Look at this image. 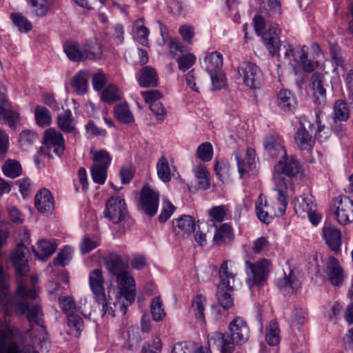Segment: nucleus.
Segmentation results:
<instances>
[{
  "mask_svg": "<svg viewBox=\"0 0 353 353\" xmlns=\"http://www.w3.org/2000/svg\"><path fill=\"white\" fill-rule=\"evenodd\" d=\"M175 207L168 200H165L163 203V209L159 216V221L165 222L172 214Z\"/></svg>",
  "mask_w": 353,
  "mask_h": 353,
  "instance_id": "obj_59",
  "label": "nucleus"
},
{
  "mask_svg": "<svg viewBox=\"0 0 353 353\" xmlns=\"http://www.w3.org/2000/svg\"><path fill=\"white\" fill-rule=\"evenodd\" d=\"M103 54V46L98 42L83 44V61L86 60L97 61L102 59Z\"/></svg>",
  "mask_w": 353,
  "mask_h": 353,
  "instance_id": "obj_27",
  "label": "nucleus"
},
{
  "mask_svg": "<svg viewBox=\"0 0 353 353\" xmlns=\"http://www.w3.org/2000/svg\"><path fill=\"white\" fill-rule=\"evenodd\" d=\"M281 30L278 25L272 24L262 34V39L266 49L272 56L279 54L281 46L280 40Z\"/></svg>",
  "mask_w": 353,
  "mask_h": 353,
  "instance_id": "obj_14",
  "label": "nucleus"
},
{
  "mask_svg": "<svg viewBox=\"0 0 353 353\" xmlns=\"http://www.w3.org/2000/svg\"><path fill=\"white\" fill-rule=\"evenodd\" d=\"M3 174L11 179L20 176L22 173V168L20 163L12 159L7 160L2 168Z\"/></svg>",
  "mask_w": 353,
  "mask_h": 353,
  "instance_id": "obj_41",
  "label": "nucleus"
},
{
  "mask_svg": "<svg viewBox=\"0 0 353 353\" xmlns=\"http://www.w3.org/2000/svg\"><path fill=\"white\" fill-rule=\"evenodd\" d=\"M233 239L232 229L228 223L222 224L217 229L213 241L218 245H225L230 243Z\"/></svg>",
  "mask_w": 353,
  "mask_h": 353,
  "instance_id": "obj_34",
  "label": "nucleus"
},
{
  "mask_svg": "<svg viewBox=\"0 0 353 353\" xmlns=\"http://www.w3.org/2000/svg\"><path fill=\"white\" fill-rule=\"evenodd\" d=\"M278 158L281 159L275 165L273 174L274 190L284 191L289 194L290 181L283 174L289 178L295 176L300 171L299 163L294 156L288 157L286 152L285 156H279Z\"/></svg>",
  "mask_w": 353,
  "mask_h": 353,
  "instance_id": "obj_5",
  "label": "nucleus"
},
{
  "mask_svg": "<svg viewBox=\"0 0 353 353\" xmlns=\"http://www.w3.org/2000/svg\"><path fill=\"white\" fill-rule=\"evenodd\" d=\"M283 139L277 134L268 135L264 140V147L270 155L278 158L285 156V149L283 145Z\"/></svg>",
  "mask_w": 353,
  "mask_h": 353,
  "instance_id": "obj_22",
  "label": "nucleus"
},
{
  "mask_svg": "<svg viewBox=\"0 0 353 353\" xmlns=\"http://www.w3.org/2000/svg\"><path fill=\"white\" fill-rule=\"evenodd\" d=\"M99 245L97 241H94L88 236H85L82 239L80 245V250L83 254H86L96 248Z\"/></svg>",
  "mask_w": 353,
  "mask_h": 353,
  "instance_id": "obj_61",
  "label": "nucleus"
},
{
  "mask_svg": "<svg viewBox=\"0 0 353 353\" xmlns=\"http://www.w3.org/2000/svg\"><path fill=\"white\" fill-rule=\"evenodd\" d=\"M310 87L313 91L315 103L323 104L326 99V90L325 88V79L319 72H315L310 79Z\"/></svg>",
  "mask_w": 353,
  "mask_h": 353,
  "instance_id": "obj_20",
  "label": "nucleus"
},
{
  "mask_svg": "<svg viewBox=\"0 0 353 353\" xmlns=\"http://www.w3.org/2000/svg\"><path fill=\"white\" fill-rule=\"evenodd\" d=\"M274 191L277 192V208L271 206L263 194L258 197L255 203V211L257 217L260 221L267 224L270 223L274 217L282 216L285 213L288 205L286 198L289 194L284 191Z\"/></svg>",
  "mask_w": 353,
  "mask_h": 353,
  "instance_id": "obj_6",
  "label": "nucleus"
},
{
  "mask_svg": "<svg viewBox=\"0 0 353 353\" xmlns=\"http://www.w3.org/2000/svg\"><path fill=\"white\" fill-rule=\"evenodd\" d=\"M227 212L228 208L225 205L214 206L209 210V215L213 220L221 222L224 220Z\"/></svg>",
  "mask_w": 353,
  "mask_h": 353,
  "instance_id": "obj_56",
  "label": "nucleus"
},
{
  "mask_svg": "<svg viewBox=\"0 0 353 353\" xmlns=\"http://www.w3.org/2000/svg\"><path fill=\"white\" fill-rule=\"evenodd\" d=\"M325 273L329 281L334 285H341L344 280L345 274L339 261L334 256H330L326 266Z\"/></svg>",
  "mask_w": 353,
  "mask_h": 353,
  "instance_id": "obj_19",
  "label": "nucleus"
},
{
  "mask_svg": "<svg viewBox=\"0 0 353 353\" xmlns=\"http://www.w3.org/2000/svg\"><path fill=\"white\" fill-rule=\"evenodd\" d=\"M105 265L108 271L116 276L117 286L113 288V294L119 305L120 312L125 315L127 307L134 301L136 284L134 278L128 271V265L123 262L121 256L112 252L105 258Z\"/></svg>",
  "mask_w": 353,
  "mask_h": 353,
  "instance_id": "obj_2",
  "label": "nucleus"
},
{
  "mask_svg": "<svg viewBox=\"0 0 353 353\" xmlns=\"http://www.w3.org/2000/svg\"><path fill=\"white\" fill-rule=\"evenodd\" d=\"M270 262L265 259L252 263L245 261V272L248 275L247 283L250 288L262 285L266 280L270 272Z\"/></svg>",
  "mask_w": 353,
  "mask_h": 353,
  "instance_id": "obj_9",
  "label": "nucleus"
},
{
  "mask_svg": "<svg viewBox=\"0 0 353 353\" xmlns=\"http://www.w3.org/2000/svg\"><path fill=\"white\" fill-rule=\"evenodd\" d=\"M44 143L48 152L52 151L56 155L60 156L65 149V141L63 135L54 128H49L43 134Z\"/></svg>",
  "mask_w": 353,
  "mask_h": 353,
  "instance_id": "obj_16",
  "label": "nucleus"
},
{
  "mask_svg": "<svg viewBox=\"0 0 353 353\" xmlns=\"http://www.w3.org/2000/svg\"><path fill=\"white\" fill-rule=\"evenodd\" d=\"M308 320L307 311L303 308H295L292 314V322L297 325H303Z\"/></svg>",
  "mask_w": 353,
  "mask_h": 353,
  "instance_id": "obj_52",
  "label": "nucleus"
},
{
  "mask_svg": "<svg viewBox=\"0 0 353 353\" xmlns=\"http://www.w3.org/2000/svg\"><path fill=\"white\" fill-rule=\"evenodd\" d=\"M170 52L172 57L176 59L183 54L185 48L178 39H174L170 43Z\"/></svg>",
  "mask_w": 353,
  "mask_h": 353,
  "instance_id": "obj_62",
  "label": "nucleus"
},
{
  "mask_svg": "<svg viewBox=\"0 0 353 353\" xmlns=\"http://www.w3.org/2000/svg\"><path fill=\"white\" fill-rule=\"evenodd\" d=\"M277 285L282 290L294 292L299 288L300 283L293 272L289 270L288 274L285 272L283 277L278 280Z\"/></svg>",
  "mask_w": 353,
  "mask_h": 353,
  "instance_id": "obj_33",
  "label": "nucleus"
},
{
  "mask_svg": "<svg viewBox=\"0 0 353 353\" xmlns=\"http://www.w3.org/2000/svg\"><path fill=\"white\" fill-rule=\"evenodd\" d=\"M307 48L305 46L300 49L296 54L295 63H292V65L294 66L299 65L305 72H310L318 67L319 63L307 59Z\"/></svg>",
  "mask_w": 353,
  "mask_h": 353,
  "instance_id": "obj_31",
  "label": "nucleus"
},
{
  "mask_svg": "<svg viewBox=\"0 0 353 353\" xmlns=\"http://www.w3.org/2000/svg\"><path fill=\"white\" fill-rule=\"evenodd\" d=\"M57 247L54 240L42 239L38 241L37 248H33L32 251L37 258L46 261L56 251Z\"/></svg>",
  "mask_w": 353,
  "mask_h": 353,
  "instance_id": "obj_23",
  "label": "nucleus"
},
{
  "mask_svg": "<svg viewBox=\"0 0 353 353\" xmlns=\"http://www.w3.org/2000/svg\"><path fill=\"white\" fill-rule=\"evenodd\" d=\"M11 19L20 31L27 32L31 30V23L21 14H12Z\"/></svg>",
  "mask_w": 353,
  "mask_h": 353,
  "instance_id": "obj_55",
  "label": "nucleus"
},
{
  "mask_svg": "<svg viewBox=\"0 0 353 353\" xmlns=\"http://www.w3.org/2000/svg\"><path fill=\"white\" fill-rule=\"evenodd\" d=\"M295 142L300 149L310 150L314 145L315 139L305 128L301 126L296 132Z\"/></svg>",
  "mask_w": 353,
  "mask_h": 353,
  "instance_id": "obj_26",
  "label": "nucleus"
},
{
  "mask_svg": "<svg viewBox=\"0 0 353 353\" xmlns=\"http://www.w3.org/2000/svg\"><path fill=\"white\" fill-rule=\"evenodd\" d=\"M157 174L160 179L164 182H168L171 180L172 174L169 163L167 159L162 157L157 163Z\"/></svg>",
  "mask_w": 353,
  "mask_h": 353,
  "instance_id": "obj_42",
  "label": "nucleus"
},
{
  "mask_svg": "<svg viewBox=\"0 0 353 353\" xmlns=\"http://www.w3.org/2000/svg\"><path fill=\"white\" fill-rule=\"evenodd\" d=\"M142 97L144 99L145 102L151 106L152 103L159 102L160 99L162 97L161 93L157 90L142 91L141 92Z\"/></svg>",
  "mask_w": 353,
  "mask_h": 353,
  "instance_id": "obj_57",
  "label": "nucleus"
},
{
  "mask_svg": "<svg viewBox=\"0 0 353 353\" xmlns=\"http://www.w3.org/2000/svg\"><path fill=\"white\" fill-rule=\"evenodd\" d=\"M228 330L229 333L216 332L209 340L223 353H232L235 349V345L245 343L250 336L248 324L241 316H236L230 321Z\"/></svg>",
  "mask_w": 353,
  "mask_h": 353,
  "instance_id": "obj_3",
  "label": "nucleus"
},
{
  "mask_svg": "<svg viewBox=\"0 0 353 353\" xmlns=\"http://www.w3.org/2000/svg\"><path fill=\"white\" fill-rule=\"evenodd\" d=\"M150 109L158 120L163 121L166 117V110L160 101L157 103H152L150 106Z\"/></svg>",
  "mask_w": 353,
  "mask_h": 353,
  "instance_id": "obj_64",
  "label": "nucleus"
},
{
  "mask_svg": "<svg viewBox=\"0 0 353 353\" xmlns=\"http://www.w3.org/2000/svg\"><path fill=\"white\" fill-rule=\"evenodd\" d=\"M238 73L243 78L246 86L250 88H256L259 84L261 71L254 63L244 62L238 68Z\"/></svg>",
  "mask_w": 353,
  "mask_h": 353,
  "instance_id": "obj_13",
  "label": "nucleus"
},
{
  "mask_svg": "<svg viewBox=\"0 0 353 353\" xmlns=\"http://www.w3.org/2000/svg\"><path fill=\"white\" fill-rule=\"evenodd\" d=\"M195 176L201 188L205 190L209 188V172L205 166H198L195 171Z\"/></svg>",
  "mask_w": 353,
  "mask_h": 353,
  "instance_id": "obj_49",
  "label": "nucleus"
},
{
  "mask_svg": "<svg viewBox=\"0 0 353 353\" xmlns=\"http://www.w3.org/2000/svg\"><path fill=\"white\" fill-rule=\"evenodd\" d=\"M104 214L113 223H118L121 221L127 214L124 199L119 196L110 197L106 203Z\"/></svg>",
  "mask_w": 353,
  "mask_h": 353,
  "instance_id": "obj_12",
  "label": "nucleus"
},
{
  "mask_svg": "<svg viewBox=\"0 0 353 353\" xmlns=\"http://www.w3.org/2000/svg\"><path fill=\"white\" fill-rule=\"evenodd\" d=\"M278 105L287 112H292L296 106V99L292 92L287 90H281L277 97Z\"/></svg>",
  "mask_w": 353,
  "mask_h": 353,
  "instance_id": "obj_30",
  "label": "nucleus"
},
{
  "mask_svg": "<svg viewBox=\"0 0 353 353\" xmlns=\"http://www.w3.org/2000/svg\"><path fill=\"white\" fill-rule=\"evenodd\" d=\"M280 330L276 321H271L266 327L265 340L267 343L271 345L274 346L279 344L280 341Z\"/></svg>",
  "mask_w": 353,
  "mask_h": 353,
  "instance_id": "obj_39",
  "label": "nucleus"
},
{
  "mask_svg": "<svg viewBox=\"0 0 353 353\" xmlns=\"http://www.w3.org/2000/svg\"><path fill=\"white\" fill-rule=\"evenodd\" d=\"M316 208V203H314V197L311 195L304 196L294 205V210L299 215H304V213L307 214Z\"/></svg>",
  "mask_w": 353,
  "mask_h": 353,
  "instance_id": "obj_37",
  "label": "nucleus"
},
{
  "mask_svg": "<svg viewBox=\"0 0 353 353\" xmlns=\"http://www.w3.org/2000/svg\"><path fill=\"white\" fill-rule=\"evenodd\" d=\"M159 201V194L151 187L145 185L141 192V204L143 210L147 214L153 216L156 214Z\"/></svg>",
  "mask_w": 353,
  "mask_h": 353,
  "instance_id": "obj_15",
  "label": "nucleus"
},
{
  "mask_svg": "<svg viewBox=\"0 0 353 353\" xmlns=\"http://www.w3.org/2000/svg\"><path fill=\"white\" fill-rule=\"evenodd\" d=\"M59 305L62 311L69 316L74 314L76 310V304L74 299L71 296H63L59 299Z\"/></svg>",
  "mask_w": 353,
  "mask_h": 353,
  "instance_id": "obj_53",
  "label": "nucleus"
},
{
  "mask_svg": "<svg viewBox=\"0 0 353 353\" xmlns=\"http://www.w3.org/2000/svg\"><path fill=\"white\" fill-rule=\"evenodd\" d=\"M28 2L38 16H44L47 14L49 9L48 0H28Z\"/></svg>",
  "mask_w": 353,
  "mask_h": 353,
  "instance_id": "obj_54",
  "label": "nucleus"
},
{
  "mask_svg": "<svg viewBox=\"0 0 353 353\" xmlns=\"http://www.w3.org/2000/svg\"><path fill=\"white\" fill-rule=\"evenodd\" d=\"M205 68L209 74L219 72L223 65V57L216 51L210 53L205 59Z\"/></svg>",
  "mask_w": 353,
  "mask_h": 353,
  "instance_id": "obj_35",
  "label": "nucleus"
},
{
  "mask_svg": "<svg viewBox=\"0 0 353 353\" xmlns=\"http://www.w3.org/2000/svg\"><path fill=\"white\" fill-rule=\"evenodd\" d=\"M134 39L141 45L145 46L148 43L149 30L144 26V19L140 18L134 21L132 30Z\"/></svg>",
  "mask_w": 353,
  "mask_h": 353,
  "instance_id": "obj_32",
  "label": "nucleus"
},
{
  "mask_svg": "<svg viewBox=\"0 0 353 353\" xmlns=\"http://www.w3.org/2000/svg\"><path fill=\"white\" fill-rule=\"evenodd\" d=\"M334 217L343 225L353 221V199L347 196H338L334 202Z\"/></svg>",
  "mask_w": 353,
  "mask_h": 353,
  "instance_id": "obj_11",
  "label": "nucleus"
},
{
  "mask_svg": "<svg viewBox=\"0 0 353 353\" xmlns=\"http://www.w3.org/2000/svg\"><path fill=\"white\" fill-rule=\"evenodd\" d=\"M114 114L121 122L129 123L133 121L134 117L126 103L119 104L114 107Z\"/></svg>",
  "mask_w": 353,
  "mask_h": 353,
  "instance_id": "obj_43",
  "label": "nucleus"
},
{
  "mask_svg": "<svg viewBox=\"0 0 353 353\" xmlns=\"http://www.w3.org/2000/svg\"><path fill=\"white\" fill-rule=\"evenodd\" d=\"M34 205L40 213L50 214L54 208V200L46 188L41 189L34 196Z\"/></svg>",
  "mask_w": 353,
  "mask_h": 353,
  "instance_id": "obj_18",
  "label": "nucleus"
},
{
  "mask_svg": "<svg viewBox=\"0 0 353 353\" xmlns=\"http://www.w3.org/2000/svg\"><path fill=\"white\" fill-rule=\"evenodd\" d=\"M157 74L151 66L143 67L138 76L139 84L141 87H154L157 85Z\"/></svg>",
  "mask_w": 353,
  "mask_h": 353,
  "instance_id": "obj_25",
  "label": "nucleus"
},
{
  "mask_svg": "<svg viewBox=\"0 0 353 353\" xmlns=\"http://www.w3.org/2000/svg\"><path fill=\"white\" fill-rule=\"evenodd\" d=\"M28 251L23 243H19L11 254V260L18 274L25 275L29 272Z\"/></svg>",
  "mask_w": 353,
  "mask_h": 353,
  "instance_id": "obj_17",
  "label": "nucleus"
},
{
  "mask_svg": "<svg viewBox=\"0 0 353 353\" xmlns=\"http://www.w3.org/2000/svg\"><path fill=\"white\" fill-rule=\"evenodd\" d=\"M57 123L59 128L64 132H72L75 128L73 123L72 114L70 110H65L59 114Z\"/></svg>",
  "mask_w": 353,
  "mask_h": 353,
  "instance_id": "obj_38",
  "label": "nucleus"
},
{
  "mask_svg": "<svg viewBox=\"0 0 353 353\" xmlns=\"http://www.w3.org/2000/svg\"><path fill=\"white\" fill-rule=\"evenodd\" d=\"M323 235L326 243L331 250L338 252L341 250V231L332 225H325L323 228Z\"/></svg>",
  "mask_w": 353,
  "mask_h": 353,
  "instance_id": "obj_21",
  "label": "nucleus"
},
{
  "mask_svg": "<svg viewBox=\"0 0 353 353\" xmlns=\"http://www.w3.org/2000/svg\"><path fill=\"white\" fill-rule=\"evenodd\" d=\"M34 116L37 124L41 127L48 126L52 123V116L50 110L41 105L35 108Z\"/></svg>",
  "mask_w": 353,
  "mask_h": 353,
  "instance_id": "obj_40",
  "label": "nucleus"
},
{
  "mask_svg": "<svg viewBox=\"0 0 353 353\" xmlns=\"http://www.w3.org/2000/svg\"><path fill=\"white\" fill-rule=\"evenodd\" d=\"M30 281L32 288H29L23 283L19 282L18 288L14 297H10L4 292L0 296V301L6 306V312L8 313L10 309L14 308L15 312L19 315H26L29 323L30 328L27 332H30L34 325L43 327V322L42 320V310L41 306L37 303L32 304L29 301L35 300L37 296L35 284L38 282V278L32 276Z\"/></svg>",
  "mask_w": 353,
  "mask_h": 353,
  "instance_id": "obj_1",
  "label": "nucleus"
},
{
  "mask_svg": "<svg viewBox=\"0 0 353 353\" xmlns=\"http://www.w3.org/2000/svg\"><path fill=\"white\" fill-rule=\"evenodd\" d=\"M179 32L183 39L188 44L192 43V38L194 36V28L190 25H183L179 28Z\"/></svg>",
  "mask_w": 353,
  "mask_h": 353,
  "instance_id": "obj_60",
  "label": "nucleus"
},
{
  "mask_svg": "<svg viewBox=\"0 0 353 353\" xmlns=\"http://www.w3.org/2000/svg\"><path fill=\"white\" fill-rule=\"evenodd\" d=\"M88 77V72L86 71H80L73 77L71 85L78 94L81 95L86 92Z\"/></svg>",
  "mask_w": 353,
  "mask_h": 353,
  "instance_id": "obj_36",
  "label": "nucleus"
},
{
  "mask_svg": "<svg viewBox=\"0 0 353 353\" xmlns=\"http://www.w3.org/2000/svg\"><path fill=\"white\" fill-rule=\"evenodd\" d=\"M8 212L10 220L17 224L22 223L24 220L23 214L13 205L8 207Z\"/></svg>",
  "mask_w": 353,
  "mask_h": 353,
  "instance_id": "obj_63",
  "label": "nucleus"
},
{
  "mask_svg": "<svg viewBox=\"0 0 353 353\" xmlns=\"http://www.w3.org/2000/svg\"><path fill=\"white\" fill-rule=\"evenodd\" d=\"M121 98V92L119 90L113 85H110L102 92L101 99L103 101L112 103L119 100Z\"/></svg>",
  "mask_w": 353,
  "mask_h": 353,
  "instance_id": "obj_47",
  "label": "nucleus"
},
{
  "mask_svg": "<svg viewBox=\"0 0 353 353\" xmlns=\"http://www.w3.org/2000/svg\"><path fill=\"white\" fill-rule=\"evenodd\" d=\"M19 114L11 109L10 103L4 97L0 99V122L8 123L10 126L14 125Z\"/></svg>",
  "mask_w": 353,
  "mask_h": 353,
  "instance_id": "obj_24",
  "label": "nucleus"
},
{
  "mask_svg": "<svg viewBox=\"0 0 353 353\" xmlns=\"http://www.w3.org/2000/svg\"><path fill=\"white\" fill-rule=\"evenodd\" d=\"M235 159L241 178L254 174L256 161V152L253 148L238 150L235 154Z\"/></svg>",
  "mask_w": 353,
  "mask_h": 353,
  "instance_id": "obj_10",
  "label": "nucleus"
},
{
  "mask_svg": "<svg viewBox=\"0 0 353 353\" xmlns=\"http://www.w3.org/2000/svg\"><path fill=\"white\" fill-rule=\"evenodd\" d=\"M206 303V299L202 295H197L192 304V309L194 310L196 317L201 322H204V309Z\"/></svg>",
  "mask_w": 353,
  "mask_h": 353,
  "instance_id": "obj_45",
  "label": "nucleus"
},
{
  "mask_svg": "<svg viewBox=\"0 0 353 353\" xmlns=\"http://www.w3.org/2000/svg\"><path fill=\"white\" fill-rule=\"evenodd\" d=\"M72 250L69 247H65L60 251L56 258L54 259V263L61 266H65L71 258Z\"/></svg>",
  "mask_w": 353,
  "mask_h": 353,
  "instance_id": "obj_58",
  "label": "nucleus"
},
{
  "mask_svg": "<svg viewBox=\"0 0 353 353\" xmlns=\"http://www.w3.org/2000/svg\"><path fill=\"white\" fill-rule=\"evenodd\" d=\"M179 65V69L182 71H185L191 68L196 61V57L191 53L183 54L176 58Z\"/></svg>",
  "mask_w": 353,
  "mask_h": 353,
  "instance_id": "obj_50",
  "label": "nucleus"
},
{
  "mask_svg": "<svg viewBox=\"0 0 353 353\" xmlns=\"http://www.w3.org/2000/svg\"><path fill=\"white\" fill-rule=\"evenodd\" d=\"M334 118L339 121H346L349 118V110L347 105L342 101H336L334 105Z\"/></svg>",
  "mask_w": 353,
  "mask_h": 353,
  "instance_id": "obj_48",
  "label": "nucleus"
},
{
  "mask_svg": "<svg viewBox=\"0 0 353 353\" xmlns=\"http://www.w3.org/2000/svg\"><path fill=\"white\" fill-rule=\"evenodd\" d=\"M197 156L203 161H209L213 156L212 146L210 143H203L197 148Z\"/></svg>",
  "mask_w": 353,
  "mask_h": 353,
  "instance_id": "obj_51",
  "label": "nucleus"
},
{
  "mask_svg": "<svg viewBox=\"0 0 353 353\" xmlns=\"http://www.w3.org/2000/svg\"><path fill=\"white\" fill-rule=\"evenodd\" d=\"M174 228L178 234H190L195 231L194 219L189 215H183L173 222Z\"/></svg>",
  "mask_w": 353,
  "mask_h": 353,
  "instance_id": "obj_28",
  "label": "nucleus"
},
{
  "mask_svg": "<svg viewBox=\"0 0 353 353\" xmlns=\"http://www.w3.org/2000/svg\"><path fill=\"white\" fill-rule=\"evenodd\" d=\"M92 153L93 165L91 168V175L93 181L102 185L105 183L107 178V170L111 163L112 157L108 152L105 150L94 151Z\"/></svg>",
  "mask_w": 353,
  "mask_h": 353,
  "instance_id": "obj_8",
  "label": "nucleus"
},
{
  "mask_svg": "<svg viewBox=\"0 0 353 353\" xmlns=\"http://www.w3.org/2000/svg\"><path fill=\"white\" fill-rule=\"evenodd\" d=\"M151 313L155 321H160L165 316V312L163 308L162 301L160 297H154L150 304Z\"/></svg>",
  "mask_w": 353,
  "mask_h": 353,
  "instance_id": "obj_46",
  "label": "nucleus"
},
{
  "mask_svg": "<svg viewBox=\"0 0 353 353\" xmlns=\"http://www.w3.org/2000/svg\"><path fill=\"white\" fill-rule=\"evenodd\" d=\"M104 279L102 270L95 269L90 272L89 275V284L94 294V299L98 304L102 306L104 314L115 316V313L120 312L118 306H114L116 299L113 294V289L108 290V297H106L103 288Z\"/></svg>",
  "mask_w": 353,
  "mask_h": 353,
  "instance_id": "obj_4",
  "label": "nucleus"
},
{
  "mask_svg": "<svg viewBox=\"0 0 353 353\" xmlns=\"http://www.w3.org/2000/svg\"><path fill=\"white\" fill-rule=\"evenodd\" d=\"M228 261H225L219 269L220 283L217 287V299L219 304L228 309L233 306V298L230 292L233 291L235 275L228 270Z\"/></svg>",
  "mask_w": 353,
  "mask_h": 353,
  "instance_id": "obj_7",
  "label": "nucleus"
},
{
  "mask_svg": "<svg viewBox=\"0 0 353 353\" xmlns=\"http://www.w3.org/2000/svg\"><path fill=\"white\" fill-rule=\"evenodd\" d=\"M63 50L68 59L72 61H83V44L68 41L63 45Z\"/></svg>",
  "mask_w": 353,
  "mask_h": 353,
  "instance_id": "obj_29",
  "label": "nucleus"
},
{
  "mask_svg": "<svg viewBox=\"0 0 353 353\" xmlns=\"http://www.w3.org/2000/svg\"><path fill=\"white\" fill-rule=\"evenodd\" d=\"M68 325L70 327V333L75 336H79L83 328L82 319L74 314L68 316Z\"/></svg>",
  "mask_w": 353,
  "mask_h": 353,
  "instance_id": "obj_44",
  "label": "nucleus"
}]
</instances>
